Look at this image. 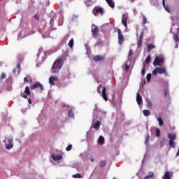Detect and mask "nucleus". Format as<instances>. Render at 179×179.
Returning a JSON list of instances; mask_svg holds the SVG:
<instances>
[{"instance_id":"nucleus-32","label":"nucleus","mask_w":179,"mask_h":179,"mask_svg":"<svg viewBox=\"0 0 179 179\" xmlns=\"http://www.w3.org/2000/svg\"><path fill=\"white\" fill-rule=\"evenodd\" d=\"M146 102H147V106L148 107H152V106H153L152 103V101H150V99H147Z\"/></svg>"},{"instance_id":"nucleus-48","label":"nucleus","mask_w":179,"mask_h":179,"mask_svg":"<svg viewBox=\"0 0 179 179\" xmlns=\"http://www.w3.org/2000/svg\"><path fill=\"white\" fill-rule=\"evenodd\" d=\"M50 24H54V20L51 19L50 21Z\"/></svg>"},{"instance_id":"nucleus-33","label":"nucleus","mask_w":179,"mask_h":179,"mask_svg":"<svg viewBox=\"0 0 179 179\" xmlns=\"http://www.w3.org/2000/svg\"><path fill=\"white\" fill-rule=\"evenodd\" d=\"M158 122L159 127H163V119L162 117H158Z\"/></svg>"},{"instance_id":"nucleus-50","label":"nucleus","mask_w":179,"mask_h":179,"mask_svg":"<svg viewBox=\"0 0 179 179\" xmlns=\"http://www.w3.org/2000/svg\"><path fill=\"white\" fill-rule=\"evenodd\" d=\"M27 99H28V98H27ZM28 103H29V104H31V99H28Z\"/></svg>"},{"instance_id":"nucleus-23","label":"nucleus","mask_w":179,"mask_h":179,"mask_svg":"<svg viewBox=\"0 0 179 179\" xmlns=\"http://www.w3.org/2000/svg\"><path fill=\"white\" fill-rule=\"evenodd\" d=\"M153 48H155V45H153V44H148V52H150L152 51V50H153Z\"/></svg>"},{"instance_id":"nucleus-15","label":"nucleus","mask_w":179,"mask_h":179,"mask_svg":"<svg viewBox=\"0 0 179 179\" xmlns=\"http://www.w3.org/2000/svg\"><path fill=\"white\" fill-rule=\"evenodd\" d=\"M52 158L55 160V162H58L62 159V155H57L53 154L52 155Z\"/></svg>"},{"instance_id":"nucleus-49","label":"nucleus","mask_w":179,"mask_h":179,"mask_svg":"<svg viewBox=\"0 0 179 179\" xmlns=\"http://www.w3.org/2000/svg\"><path fill=\"white\" fill-rule=\"evenodd\" d=\"M167 94H169V92L167 90H165V97H166Z\"/></svg>"},{"instance_id":"nucleus-35","label":"nucleus","mask_w":179,"mask_h":179,"mask_svg":"<svg viewBox=\"0 0 179 179\" xmlns=\"http://www.w3.org/2000/svg\"><path fill=\"white\" fill-rule=\"evenodd\" d=\"M147 82H150V80L152 79V73L147 74Z\"/></svg>"},{"instance_id":"nucleus-45","label":"nucleus","mask_w":179,"mask_h":179,"mask_svg":"<svg viewBox=\"0 0 179 179\" xmlns=\"http://www.w3.org/2000/svg\"><path fill=\"white\" fill-rule=\"evenodd\" d=\"M16 68L18 69V72H20V64L17 63L16 65Z\"/></svg>"},{"instance_id":"nucleus-42","label":"nucleus","mask_w":179,"mask_h":179,"mask_svg":"<svg viewBox=\"0 0 179 179\" xmlns=\"http://www.w3.org/2000/svg\"><path fill=\"white\" fill-rule=\"evenodd\" d=\"M164 142H166V140L164 138L163 139V141H162L161 142H160V146H161V148H163V146H164Z\"/></svg>"},{"instance_id":"nucleus-52","label":"nucleus","mask_w":179,"mask_h":179,"mask_svg":"<svg viewBox=\"0 0 179 179\" xmlns=\"http://www.w3.org/2000/svg\"><path fill=\"white\" fill-rule=\"evenodd\" d=\"M13 73H16V69H14L13 70Z\"/></svg>"},{"instance_id":"nucleus-47","label":"nucleus","mask_w":179,"mask_h":179,"mask_svg":"<svg viewBox=\"0 0 179 179\" xmlns=\"http://www.w3.org/2000/svg\"><path fill=\"white\" fill-rule=\"evenodd\" d=\"M125 69L126 71H128L129 69V66H128V64L125 65Z\"/></svg>"},{"instance_id":"nucleus-1","label":"nucleus","mask_w":179,"mask_h":179,"mask_svg":"<svg viewBox=\"0 0 179 179\" xmlns=\"http://www.w3.org/2000/svg\"><path fill=\"white\" fill-rule=\"evenodd\" d=\"M64 62V57H61L60 58L57 59L54 63L51 68L52 73H57L59 72L61 68H62V63Z\"/></svg>"},{"instance_id":"nucleus-55","label":"nucleus","mask_w":179,"mask_h":179,"mask_svg":"<svg viewBox=\"0 0 179 179\" xmlns=\"http://www.w3.org/2000/svg\"><path fill=\"white\" fill-rule=\"evenodd\" d=\"M131 2H134V1L131 0Z\"/></svg>"},{"instance_id":"nucleus-40","label":"nucleus","mask_w":179,"mask_h":179,"mask_svg":"<svg viewBox=\"0 0 179 179\" xmlns=\"http://www.w3.org/2000/svg\"><path fill=\"white\" fill-rule=\"evenodd\" d=\"M66 150L67 152H69L70 150H72V144L69 145L66 147Z\"/></svg>"},{"instance_id":"nucleus-19","label":"nucleus","mask_w":179,"mask_h":179,"mask_svg":"<svg viewBox=\"0 0 179 179\" xmlns=\"http://www.w3.org/2000/svg\"><path fill=\"white\" fill-rule=\"evenodd\" d=\"M153 177H155V173H153V171H150L148 175L144 177V179H150L153 178Z\"/></svg>"},{"instance_id":"nucleus-56","label":"nucleus","mask_w":179,"mask_h":179,"mask_svg":"<svg viewBox=\"0 0 179 179\" xmlns=\"http://www.w3.org/2000/svg\"><path fill=\"white\" fill-rule=\"evenodd\" d=\"M113 179H115V178H113Z\"/></svg>"},{"instance_id":"nucleus-28","label":"nucleus","mask_w":179,"mask_h":179,"mask_svg":"<svg viewBox=\"0 0 179 179\" xmlns=\"http://www.w3.org/2000/svg\"><path fill=\"white\" fill-rule=\"evenodd\" d=\"M173 39L175 40L176 43H178L179 42V35L178 34H174Z\"/></svg>"},{"instance_id":"nucleus-12","label":"nucleus","mask_w":179,"mask_h":179,"mask_svg":"<svg viewBox=\"0 0 179 179\" xmlns=\"http://www.w3.org/2000/svg\"><path fill=\"white\" fill-rule=\"evenodd\" d=\"M92 33L95 37L99 34V27L94 24L92 26Z\"/></svg>"},{"instance_id":"nucleus-10","label":"nucleus","mask_w":179,"mask_h":179,"mask_svg":"<svg viewBox=\"0 0 179 179\" xmlns=\"http://www.w3.org/2000/svg\"><path fill=\"white\" fill-rule=\"evenodd\" d=\"M24 93L25 94H21V97H23V99H27V96H30L31 94L29 86L25 87Z\"/></svg>"},{"instance_id":"nucleus-8","label":"nucleus","mask_w":179,"mask_h":179,"mask_svg":"<svg viewBox=\"0 0 179 179\" xmlns=\"http://www.w3.org/2000/svg\"><path fill=\"white\" fill-rule=\"evenodd\" d=\"M40 87L41 90H44V85L40 83V82H36L31 86V90H34V89H38Z\"/></svg>"},{"instance_id":"nucleus-25","label":"nucleus","mask_w":179,"mask_h":179,"mask_svg":"<svg viewBox=\"0 0 179 179\" xmlns=\"http://www.w3.org/2000/svg\"><path fill=\"white\" fill-rule=\"evenodd\" d=\"M73 44H74V41H73V38H71L69 43H68V45L69 47H70V48H73Z\"/></svg>"},{"instance_id":"nucleus-43","label":"nucleus","mask_w":179,"mask_h":179,"mask_svg":"<svg viewBox=\"0 0 179 179\" xmlns=\"http://www.w3.org/2000/svg\"><path fill=\"white\" fill-rule=\"evenodd\" d=\"M145 73H146V69L144 67L142 71H141V75H145Z\"/></svg>"},{"instance_id":"nucleus-13","label":"nucleus","mask_w":179,"mask_h":179,"mask_svg":"<svg viewBox=\"0 0 179 179\" xmlns=\"http://www.w3.org/2000/svg\"><path fill=\"white\" fill-rule=\"evenodd\" d=\"M142 38H143V32L141 34V36L137 41L138 48H141V47H142Z\"/></svg>"},{"instance_id":"nucleus-54","label":"nucleus","mask_w":179,"mask_h":179,"mask_svg":"<svg viewBox=\"0 0 179 179\" xmlns=\"http://www.w3.org/2000/svg\"><path fill=\"white\" fill-rule=\"evenodd\" d=\"M144 83H146V81H145V80H144Z\"/></svg>"},{"instance_id":"nucleus-20","label":"nucleus","mask_w":179,"mask_h":179,"mask_svg":"<svg viewBox=\"0 0 179 179\" xmlns=\"http://www.w3.org/2000/svg\"><path fill=\"white\" fill-rule=\"evenodd\" d=\"M106 1L110 8H114L115 6V3L114 1H113V0H106Z\"/></svg>"},{"instance_id":"nucleus-31","label":"nucleus","mask_w":179,"mask_h":179,"mask_svg":"<svg viewBox=\"0 0 179 179\" xmlns=\"http://www.w3.org/2000/svg\"><path fill=\"white\" fill-rule=\"evenodd\" d=\"M106 164H107V162L106 161H101L99 163L100 167H106Z\"/></svg>"},{"instance_id":"nucleus-34","label":"nucleus","mask_w":179,"mask_h":179,"mask_svg":"<svg viewBox=\"0 0 179 179\" xmlns=\"http://www.w3.org/2000/svg\"><path fill=\"white\" fill-rule=\"evenodd\" d=\"M0 79L1 80H3V79H6V74L5 73H1Z\"/></svg>"},{"instance_id":"nucleus-24","label":"nucleus","mask_w":179,"mask_h":179,"mask_svg":"<svg viewBox=\"0 0 179 179\" xmlns=\"http://www.w3.org/2000/svg\"><path fill=\"white\" fill-rule=\"evenodd\" d=\"M162 179H171V177L170 176V172L166 171L164 173V178H163Z\"/></svg>"},{"instance_id":"nucleus-44","label":"nucleus","mask_w":179,"mask_h":179,"mask_svg":"<svg viewBox=\"0 0 179 179\" xmlns=\"http://www.w3.org/2000/svg\"><path fill=\"white\" fill-rule=\"evenodd\" d=\"M132 55H134V51H132V50H130L129 51V57H131Z\"/></svg>"},{"instance_id":"nucleus-11","label":"nucleus","mask_w":179,"mask_h":179,"mask_svg":"<svg viewBox=\"0 0 179 179\" xmlns=\"http://www.w3.org/2000/svg\"><path fill=\"white\" fill-rule=\"evenodd\" d=\"M118 33V43L121 45H122V43H124V35H122V33L121 32V29H117Z\"/></svg>"},{"instance_id":"nucleus-36","label":"nucleus","mask_w":179,"mask_h":179,"mask_svg":"<svg viewBox=\"0 0 179 179\" xmlns=\"http://www.w3.org/2000/svg\"><path fill=\"white\" fill-rule=\"evenodd\" d=\"M73 178H82V175H80V173H77V174L73 175Z\"/></svg>"},{"instance_id":"nucleus-16","label":"nucleus","mask_w":179,"mask_h":179,"mask_svg":"<svg viewBox=\"0 0 179 179\" xmlns=\"http://www.w3.org/2000/svg\"><path fill=\"white\" fill-rule=\"evenodd\" d=\"M58 81V78L55 77V76H51L49 78V83L50 85H54V82H57Z\"/></svg>"},{"instance_id":"nucleus-3","label":"nucleus","mask_w":179,"mask_h":179,"mask_svg":"<svg viewBox=\"0 0 179 179\" xmlns=\"http://www.w3.org/2000/svg\"><path fill=\"white\" fill-rule=\"evenodd\" d=\"M157 73H159V75H162L163 73H165V75L167 76L169 73H167V70L166 68L163 67H156L153 71H152V74L155 75V76H157Z\"/></svg>"},{"instance_id":"nucleus-53","label":"nucleus","mask_w":179,"mask_h":179,"mask_svg":"<svg viewBox=\"0 0 179 179\" xmlns=\"http://www.w3.org/2000/svg\"><path fill=\"white\" fill-rule=\"evenodd\" d=\"M90 162H94V159H91Z\"/></svg>"},{"instance_id":"nucleus-30","label":"nucleus","mask_w":179,"mask_h":179,"mask_svg":"<svg viewBox=\"0 0 179 179\" xmlns=\"http://www.w3.org/2000/svg\"><path fill=\"white\" fill-rule=\"evenodd\" d=\"M150 61H152V57L148 55L145 59V64H150Z\"/></svg>"},{"instance_id":"nucleus-41","label":"nucleus","mask_w":179,"mask_h":179,"mask_svg":"<svg viewBox=\"0 0 179 179\" xmlns=\"http://www.w3.org/2000/svg\"><path fill=\"white\" fill-rule=\"evenodd\" d=\"M156 136H157V138H159V136H160V129H156Z\"/></svg>"},{"instance_id":"nucleus-9","label":"nucleus","mask_w":179,"mask_h":179,"mask_svg":"<svg viewBox=\"0 0 179 179\" xmlns=\"http://www.w3.org/2000/svg\"><path fill=\"white\" fill-rule=\"evenodd\" d=\"M122 23L124 27H128V15L123 14L122 16Z\"/></svg>"},{"instance_id":"nucleus-38","label":"nucleus","mask_w":179,"mask_h":179,"mask_svg":"<svg viewBox=\"0 0 179 179\" xmlns=\"http://www.w3.org/2000/svg\"><path fill=\"white\" fill-rule=\"evenodd\" d=\"M69 36H71V34H67L64 36V41L65 43H66V41H68V39L69 38Z\"/></svg>"},{"instance_id":"nucleus-51","label":"nucleus","mask_w":179,"mask_h":179,"mask_svg":"<svg viewBox=\"0 0 179 179\" xmlns=\"http://www.w3.org/2000/svg\"><path fill=\"white\" fill-rule=\"evenodd\" d=\"M178 156H179V149H178V152L176 153V157H178Z\"/></svg>"},{"instance_id":"nucleus-14","label":"nucleus","mask_w":179,"mask_h":179,"mask_svg":"<svg viewBox=\"0 0 179 179\" xmlns=\"http://www.w3.org/2000/svg\"><path fill=\"white\" fill-rule=\"evenodd\" d=\"M93 61L99 62V61H104V56L96 55L93 57Z\"/></svg>"},{"instance_id":"nucleus-29","label":"nucleus","mask_w":179,"mask_h":179,"mask_svg":"<svg viewBox=\"0 0 179 179\" xmlns=\"http://www.w3.org/2000/svg\"><path fill=\"white\" fill-rule=\"evenodd\" d=\"M162 3H163L164 8L166 10V12H169V13H170V7L169 6L164 5V0H163Z\"/></svg>"},{"instance_id":"nucleus-2","label":"nucleus","mask_w":179,"mask_h":179,"mask_svg":"<svg viewBox=\"0 0 179 179\" xmlns=\"http://www.w3.org/2000/svg\"><path fill=\"white\" fill-rule=\"evenodd\" d=\"M102 91H100L101 90ZM106 87L103 86V85H99L98 87H97V92L98 93L100 94V93H101V96H102V99H103V100H105L106 101H108V98L107 97V93L106 92Z\"/></svg>"},{"instance_id":"nucleus-21","label":"nucleus","mask_w":179,"mask_h":179,"mask_svg":"<svg viewBox=\"0 0 179 179\" xmlns=\"http://www.w3.org/2000/svg\"><path fill=\"white\" fill-rule=\"evenodd\" d=\"M31 77L28 76L25 78H24V83H31Z\"/></svg>"},{"instance_id":"nucleus-6","label":"nucleus","mask_w":179,"mask_h":179,"mask_svg":"<svg viewBox=\"0 0 179 179\" xmlns=\"http://www.w3.org/2000/svg\"><path fill=\"white\" fill-rule=\"evenodd\" d=\"M92 13L94 16H97L98 14L103 15H104V9L101 7L96 6L92 10Z\"/></svg>"},{"instance_id":"nucleus-4","label":"nucleus","mask_w":179,"mask_h":179,"mask_svg":"<svg viewBox=\"0 0 179 179\" xmlns=\"http://www.w3.org/2000/svg\"><path fill=\"white\" fill-rule=\"evenodd\" d=\"M5 141L7 142V143H6V149L9 150L13 148V136H10L6 138Z\"/></svg>"},{"instance_id":"nucleus-37","label":"nucleus","mask_w":179,"mask_h":179,"mask_svg":"<svg viewBox=\"0 0 179 179\" xmlns=\"http://www.w3.org/2000/svg\"><path fill=\"white\" fill-rule=\"evenodd\" d=\"M143 24H146V23H148V19L145 15H143Z\"/></svg>"},{"instance_id":"nucleus-18","label":"nucleus","mask_w":179,"mask_h":179,"mask_svg":"<svg viewBox=\"0 0 179 179\" xmlns=\"http://www.w3.org/2000/svg\"><path fill=\"white\" fill-rule=\"evenodd\" d=\"M100 125H101V122L100 121H96L93 124V128H94V129H100Z\"/></svg>"},{"instance_id":"nucleus-26","label":"nucleus","mask_w":179,"mask_h":179,"mask_svg":"<svg viewBox=\"0 0 179 179\" xmlns=\"http://www.w3.org/2000/svg\"><path fill=\"white\" fill-rule=\"evenodd\" d=\"M97 114H101V111L100 110H98L97 109H96L94 111V114H93V116L94 117V118H97Z\"/></svg>"},{"instance_id":"nucleus-22","label":"nucleus","mask_w":179,"mask_h":179,"mask_svg":"<svg viewBox=\"0 0 179 179\" xmlns=\"http://www.w3.org/2000/svg\"><path fill=\"white\" fill-rule=\"evenodd\" d=\"M98 142L99 143H100V145H104V137H103L102 136H99Z\"/></svg>"},{"instance_id":"nucleus-17","label":"nucleus","mask_w":179,"mask_h":179,"mask_svg":"<svg viewBox=\"0 0 179 179\" xmlns=\"http://www.w3.org/2000/svg\"><path fill=\"white\" fill-rule=\"evenodd\" d=\"M136 101L138 106H141V104L142 103V96H141V94H139V92L136 94Z\"/></svg>"},{"instance_id":"nucleus-27","label":"nucleus","mask_w":179,"mask_h":179,"mask_svg":"<svg viewBox=\"0 0 179 179\" xmlns=\"http://www.w3.org/2000/svg\"><path fill=\"white\" fill-rule=\"evenodd\" d=\"M143 113L145 117H149L150 115V111H149V110H144Z\"/></svg>"},{"instance_id":"nucleus-39","label":"nucleus","mask_w":179,"mask_h":179,"mask_svg":"<svg viewBox=\"0 0 179 179\" xmlns=\"http://www.w3.org/2000/svg\"><path fill=\"white\" fill-rule=\"evenodd\" d=\"M69 115L71 117V118H73L75 117V115L73 114V111L69 110Z\"/></svg>"},{"instance_id":"nucleus-7","label":"nucleus","mask_w":179,"mask_h":179,"mask_svg":"<svg viewBox=\"0 0 179 179\" xmlns=\"http://www.w3.org/2000/svg\"><path fill=\"white\" fill-rule=\"evenodd\" d=\"M164 64V58L163 57H155L153 65L154 66H162V65Z\"/></svg>"},{"instance_id":"nucleus-46","label":"nucleus","mask_w":179,"mask_h":179,"mask_svg":"<svg viewBox=\"0 0 179 179\" xmlns=\"http://www.w3.org/2000/svg\"><path fill=\"white\" fill-rule=\"evenodd\" d=\"M34 17H36L37 19V20H38V19H40V16L38 15H35Z\"/></svg>"},{"instance_id":"nucleus-5","label":"nucleus","mask_w":179,"mask_h":179,"mask_svg":"<svg viewBox=\"0 0 179 179\" xmlns=\"http://www.w3.org/2000/svg\"><path fill=\"white\" fill-rule=\"evenodd\" d=\"M168 138L169 139V146H171V148H176V143L174 142V141H176V134L172 135L171 134H169Z\"/></svg>"}]
</instances>
